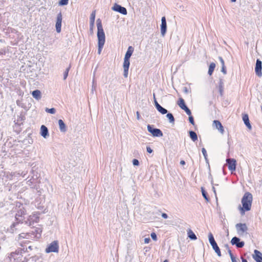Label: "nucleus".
<instances>
[{
    "label": "nucleus",
    "instance_id": "1",
    "mask_svg": "<svg viewBox=\"0 0 262 262\" xmlns=\"http://www.w3.org/2000/svg\"><path fill=\"white\" fill-rule=\"evenodd\" d=\"M252 201V194L249 192L245 193L242 199L243 207H241L240 206H239V209L242 215H244L245 214V211H249L250 210Z\"/></svg>",
    "mask_w": 262,
    "mask_h": 262
},
{
    "label": "nucleus",
    "instance_id": "2",
    "mask_svg": "<svg viewBox=\"0 0 262 262\" xmlns=\"http://www.w3.org/2000/svg\"><path fill=\"white\" fill-rule=\"evenodd\" d=\"M98 44L104 45L105 41V34L103 31L101 21L100 19L97 20Z\"/></svg>",
    "mask_w": 262,
    "mask_h": 262
},
{
    "label": "nucleus",
    "instance_id": "3",
    "mask_svg": "<svg viewBox=\"0 0 262 262\" xmlns=\"http://www.w3.org/2000/svg\"><path fill=\"white\" fill-rule=\"evenodd\" d=\"M208 239L209 243L211 245L213 249L214 250L215 252L217 254V256H221V253L220 251V249L219 247H218L216 243L215 242L214 237L212 235V234L210 232L208 234Z\"/></svg>",
    "mask_w": 262,
    "mask_h": 262
},
{
    "label": "nucleus",
    "instance_id": "4",
    "mask_svg": "<svg viewBox=\"0 0 262 262\" xmlns=\"http://www.w3.org/2000/svg\"><path fill=\"white\" fill-rule=\"evenodd\" d=\"M237 234L239 236H244L247 233L248 227L245 223H238L235 225Z\"/></svg>",
    "mask_w": 262,
    "mask_h": 262
},
{
    "label": "nucleus",
    "instance_id": "5",
    "mask_svg": "<svg viewBox=\"0 0 262 262\" xmlns=\"http://www.w3.org/2000/svg\"><path fill=\"white\" fill-rule=\"evenodd\" d=\"M59 249L58 243L57 241L52 242L46 249L45 252L47 253L50 252H58Z\"/></svg>",
    "mask_w": 262,
    "mask_h": 262
},
{
    "label": "nucleus",
    "instance_id": "6",
    "mask_svg": "<svg viewBox=\"0 0 262 262\" xmlns=\"http://www.w3.org/2000/svg\"><path fill=\"white\" fill-rule=\"evenodd\" d=\"M148 131L152 134L154 137H162L163 133L162 131L158 128H153L150 125H147Z\"/></svg>",
    "mask_w": 262,
    "mask_h": 262
},
{
    "label": "nucleus",
    "instance_id": "7",
    "mask_svg": "<svg viewBox=\"0 0 262 262\" xmlns=\"http://www.w3.org/2000/svg\"><path fill=\"white\" fill-rule=\"evenodd\" d=\"M62 16L61 12L59 13L57 15L56 22V30L57 32L60 33L61 32V23H62Z\"/></svg>",
    "mask_w": 262,
    "mask_h": 262
},
{
    "label": "nucleus",
    "instance_id": "8",
    "mask_svg": "<svg viewBox=\"0 0 262 262\" xmlns=\"http://www.w3.org/2000/svg\"><path fill=\"white\" fill-rule=\"evenodd\" d=\"M178 105L182 110L185 111L188 115L190 116L191 115L190 110L185 105V101L183 98H181L179 99Z\"/></svg>",
    "mask_w": 262,
    "mask_h": 262
},
{
    "label": "nucleus",
    "instance_id": "9",
    "mask_svg": "<svg viewBox=\"0 0 262 262\" xmlns=\"http://www.w3.org/2000/svg\"><path fill=\"white\" fill-rule=\"evenodd\" d=\"M228 166V169L231 171H233L236 169V160L234 159H227L226 160Z\"/></svg>",
    "mask_w": 262,
    "mask_h": 262
},
{
    "label": "nucleus",
    "instance_id": "10",
    "mask_svg": "<svg viewBox=\"0 0 262 262\" xmlns=\"http://www.w3.org/2000/svg\"><path fill=\"white\" fill-rule=\"evenodd\" d=\"M112 9L115 11L118 12L122 14L126 15L127 14V10L125 8L117 4H115Z\"/></svg>",
    "mask_w": 262,
    "mask_h": 262
},
{
    "label": "nucleus",
    "instance_id": "11",
    "mask_svg": "<svg viewBox=\"0 0 262 262\" xmlns=\"http://www.w3.org/2000/svg\"><path fill=\"white\" fill-rule=\"evenodd\" d=\"M130 62H129V59H124V62H123V76L124 77L126 78L128 76V69L129 67Z\"/></svg>",
    "mask_w": 262,
    "mask_h": 262
},
{
    "label": "nucleus",
    "instance_id": "12",
    "mask_svg": "<svg viewBox=\"0 0 262 262\" xmlns=\"http://www.w3.org/2000/svg\"><path fill=\"white\" fill-rule=\"evenodd\" d=\"M167 25L166 18L165 17H162L161 18V33L162 36H164L166 32Z\"/></svg>",
    "mask_w": 262,
    "mask_h": 262
},
{
    "label": "nucleus",
    "instance_id": "13",
    "mask_svg": "<svg viewBox=\"0 0 262 262\" xmlns=\"http://www.w3.org/2000/svg\"><path fill=\"white\" fill-rule=\"evenodd\" d=\"M261 64V61L260 60L257 59L256 62L255 73L259 77H261L262 76Z\"/></svg>",
    "mask_w": 262,
    "mask_h": 262
},
{
    "label": "nucleus",
    "instance_id": "14",
    "mask_svg": "<svg viewBox=\"0 0 262 262\" xmlns=\"http://www.w3.org/2000/svg\"><path fill=\"white\" fill-rule=\"evenodd\" d=\"M28 220L30 224L37 223L39 221V213L38 212L33 213L31 215L29 216Z\"/></svg>",
    "mask_w": 262,
    "mask_h": 262
},
{
    "label": "nucleus",
    "instance_id": "15",
    "mask_svg": "<svg viewBox=\"0 0 262 262\" xmlns=\"http://www.w3.org/2000/svg\"><path fill=\"white\" fill-rule=\"evenodd\" d=\"M213 126L215 127L221 134L224 133V129L221 123L218 120H214L213 122Z\"/></svg>",
    "mask_w": 262,
    "mask_h": 262
},
{
    "label": "nucleus",
    "instance_id": "16",
    "mask_svg": "<svg viewBox=\"0 0 262 262\" xmlns=\"http://www.w3.org/2000/svg\"><path fill=\"white\" fill-rule=\"evenodd\" d=\"M40 134L45 139H47L49 136L48 129L44 125H42L40 127Z\"/></svg>",
    "mask_w": 262,
    "mask_h": 262
},
{
    "label": "nucleus",
    "instance_id": "17",
    "mask_svg": "<svg viewBox=\"0 0 262 262\" xmlns=\"http://www.w3.org/2000/svg\"><path fill=\"white\" fill-rule=\"evenodd\" d=\"M253 257L256 262H262V253L260 251L255 250Z\"/></svg>",
    "mask_w": 262,
    "mask_h": 262
},
{
    "label": "nucleus",
    "instance_id": "18",
    "mask_svg": "<svg viewBox=\"0 0 262 262\" xmlns=\"http://www.w3.org/2000/svg\"><path fill=\"white\" fill-rule=\"evenodd\" d=\"M32 96L33 98H34L35 99L39 100L41 98V94L39 90H35L32 92Z\"/></svg>",
    "mask_w": 262,
    "mask_h": 262
},
{
    "label": "nucleus",
    "instance_id": "19",
    "mask_svg": "<svg viewBox=\"0 0 262 262\" xmlns=\"http://www.w3.org/2000/svg\"><path fill=\"white\" fill-rule=\"evenodd\" d=\"M58 125L60 130L61 132H66L67 130L66 125L61 119L58 120Z\"/></svg>",
    "mask_w": 262,
    "mask_h": 262
},
{
    "label": "nucleus",
    "instance_id": "20",
    "mask_svg": "<svg viewBox=\"0 0 262 262\" xmlns=\"http://www.w3.org/2000/svg\"><path fill=\"white\" fill-rule=\"evenodd\" d=\"M243 120L244 121L245 125L247 126V127L251 129V126L250 125V123L249 122V117L248 115H244L243 116Z\"/></svg>",
    "mask_w": 262,
    "mask_h": 262
},
{
    "label": "nucleus",
    "instance_id": "21",
    "mask_svg": "<svg viewBox=\"0 0 262 262\" xmlns=\"http://www.w3.org/2000/svg\"><path fill=\"white\" fill-rule=\"evenodd\" d=\"M133 52V48L131 46L129 47L127 49V52H126V54L125 55V57H124V59H129L130 56L132 55Z\"/></svg>",
    "mask_w": 262,
    "mask_h": 262
},
{
    "label": "nucleus",
    "instance_id": "22",
    "mask_svg": "<svg viewBox=\"0 0 262 262\" xmlns=\"http://www.w3.org/2000/svg\"><path fill=\"white\" fill-rule=\"evenodd\" d=\"M188 236L192 240L196 239L197 237L195 234L193 233L191 229H189L187 230Z\"/></svg>",
    "mask_w": 262,
    "mask_h": 262
},
{
    "label": "nucleus",
    "instance_id": "23",
    "mask_svg": "<svg viewBox=\"0 0 262 262\" xmlns=\"http://www.w3.org/2000/svg\"><path fill=\"white\" fill-rule=\"evenodd\" d=\"M189 136L190 138L193 141H195L198 140V136L193 131H189Z\"/></svg>",
    "mask_w": 262,
    "mask_h": 262
},
{
    "label": "nucleus",
    "instance_id": "24",
    "mask_svg": "<svg viewBox=\"0 0 262 262\" xmlns=\"http://www.w3.org/2000/svg\"><path fill=\"white\" fill-rule=\"evenodd\" d=\"M215 68V64L212 62L210 64L208 70V74L211 76Z\"/></svg>",
    "mask_w": 262,
    "mask_h": 262
},
{
    "label": "nucleus",
    "instance_id": "25",
    "mask_svg": "<svg viewBox=\"0 0 262 262\" xmlns=\"http://www.w3.org/2000/svg\"><path fill=\"white\" fill-rule=\"evenodd\" d=\"M157 110L162 114H165L167 113V110L162 107L161 105L159 106H158Z\"/></svg>",
    "mask_w": 262,
    "mask_h": 262
},
{
    "label": "nucleus",
    "instance_id": "26",
    "mask_svg": "<svg viewBox=\"0 0 262 262\" xmlns=\"http://www.w3.org/2000/svg\"><path fill=\"white\" fill-rule=\"evenodd\" d=\"M166 117L168 118V119L169 120V121L170 123H174V118L172 115V114L171 113H168L167 115H166Z\"/></svg>",
    "mask_w": 262,
    "mask_h": 262
},
{
    "label": "nucleus",
    "instance_id": "27",
    "mask_svg": "<svg viewBox=\"0 0 262 262\" xmlns=\"http://www.w3.org/2000/svg\"><path fill=\"white\" fill-rule=\"evenodd\" d=\"M239 238L237 237H234L232 238L231 241V243L232 245H235L236 246L238 245V243L239 242Z\"/></svg>",
    "mask_w": 262,
    "mask_h": 262
},
{
    "label": "nucleus",
    "instance_id": "28",
    "mask_svg": "<svg viewBox=\"0 0 262 262\" xmlns=\"http://www.w3.org/2000/svg\"><path fill=\"white\" fill-rule=\"evenodd\" d=\"M223 89H224V83H223L222 79H220V83H219V92H220L221 95H222V94H223Z\"/></svg>",
    "mask_w": 262,
    "mask_h": 262
},
{
    "label": "nucleus",
    "instance_id": "29",
    "mask_svg": "<svg viewBox=\"0 0 262 262\" xmlns=\"http://www.w3.org/2000/svg\"><path fill=\"white\" fill-rule=\"evenodd\" d=\"M46 112L48 113L51 114H54L56 112V110L54 108H46Z\"/></svg>",
    "mask_w": 262,
    "mask_h": 262
},
{
    "label": "nucleus",
    "instance_id": "30",
    "mask_svg": "<svg viewBox=\"0 0 262 262\" xmlns=\"http://www.w3.org/2000/svg\"><path fill=\"white\" fill-rule=\"evenodd\" d=\"M96 82L95 80V78H94L92 81V92L93 93L94 91L96 90Z\"/></svg>",
    "mask_w": 262,
    "mask_h": 262
},
{
    "label": "nucleus",
    "instance_id": "31",
    "mask_svg": "<svg viewBox=\"0 0 262 262\" xmlns=\"http://www.w3.org/2000/svg\"><path fill=\"white\" fill-rule=\"evenodd\" d=\"M95 14H96L95 11H93L91 14L90 21H95Z\"/></svg>",
    "mask_w": 262,
    "mask_h": 262
},
{
    "label": "nucleus",
    "instance_id": "32",
    "mask_svg": "<svg viewBox=\"0 0 262 262\" xmlns=\"http://www.w3.org/2000/svg\"><path fill=\"white\" fill-rule=\"evenodd\" d=\"M201 190H202V195L203 196V197L204 198V199L207 201L208 202L209 201V199L208 198L207 196V194H206V192H205V191L204 190V189L202 187L201 188Z\"/></svg>",
    "mask_w": 262,
    "mask_h": 262
},
{
    "label": "nucleus",
    "instance_id": "33",
    "mask_svg": "<svg viewBox=\"0 0 262 262\" xmlns=\"http://www.w3.org/2000/svg\"><path fill=\"white\" fill-rule=\"evenodd\" d=\"M202 154L204 157V158H205L206 161L207 162L208 159H207V152H206V149L204 148H203L202 149Z\"/></svg>",
    "mask_w": 262,
    "mask_h": 262
},
{
    "label": "nucleus",
    "instance_id": "34",
    "mask_svg": "<svg viewBox=\"0 0 262 262\" xmlns=\"http://www.w3.org/2000/svg\"><path fill=\"white\" fill-rule=\"evenodd\" d=\"M69 0H60L59 5L60 6L66 5L68 4Z\"/></svg>",
    "mask_w": 262,
    "mask_h": 262
},
{
    "label": "nucleus",
    "instance_id": "35",
    "mask_svg": "<svg viewBox=\"0 0 262 262\" xmlns=\"http://www.w3.org/2000/svg\"><path fill=\"white\" fill-rule=\"evenodd\" d=\"M103 46H104V45H102V44H98V54L99 55H100L101 54L102 49L103 47Z\"/></svg>",
    "mask_w": 262,
    "mask_h": 262
},
{
    "label": "nucleus",
    "instance_id": "36",
    "mask_svg": "<svg viewBox=\"0 0 262 262\" xmlns=\"http://www.w3.org/2000/svg\"><path fill=\"white\" fill-rule=\"evenodd\" d=\"M211 184L213 185V186H212V190H213L215 195H216V190H215V186H219V184H215V183H214V182L212 180L211 181Z\"/></svg>",
    "mask_w": 262,
    "mask_h": 262
},
{
    "label": "nucleus",
    "instance_id": "37",
    "mask_svg": "<svg viewBox=\"0 0 262 262\" xmlns=\"http://www.w3.org/2000/svg\"><path fill=\"white\" fill-rule=\"evenodd\" d=\"M150 235L154 241H156L157 240V235L155 232L151 233Z\"/></svg>",
    "mask_w": 262,
    "mask_h": 262
},
{
    "label": "nucleus",
    "instance_id": "38",
    "mask_svg": "<svg viewBox=\"0 0 262 262\" xmlns=\"http://www.w3.org/2000/svg\"><path fill=\"white\" fill-rule=\"evenodd\" d=\"M133 164L134 166H138L139 165V162L137 159H134L133 160Z\"/></svg>",
    "mask_w": 262,
    "mask_h": 262
},
{
    "label": "nucleus",
    "instance_id": "39",
    "mask_svg": "<svg viewBox=\"0 0 262 262\" xmlns=\"http://www.w3.org/2000/svg\"><path fill=\"white\" fill-rule=\"evenodd\" d=\"M189 122L191 124L194 125V120H193V118L192 116L191 115L189 117Z\"/></svg>",
    "mask_w": 262,
    "mask_h": 262
},
{
    "label": "nucleus",
    "instance_id": "40",
    "mask_svg": "<svg viewBox=\"0 0 262 262\" xmlns=\"http://www.w3.org/2000/svg\"><path fill=\"white\" fill-rule=\"evenodd\" d=\"M245 245V243L244 242H240L238 243V245L236 247L238 248H242Z\"/></svg>",
    "mask_w": 262,
    "mask_h": 262
},
{
    "label": "nucleus",
    "instance_id": "41",
    "mask_svg": "<svg viewBox=\"0 0 262 262\" xmlns=\"http://www.w3.org/2000/svg\"><path fill=\"white\" fill-rule=\"evenodd\" d=\"M70 67L67 68L64 74V79H66L68 76Z\"/></svg>",
    "mask_w": 262,
    "mask_h": 262
},
{
    "label": "nucleus",
    "instance_id": "42",
    "mask_svg": "<svg viewBox=\"0 0 262 262\" xmlns=\"http://www.w3.org/2000/svg\"><path fill=\"white\" fill-rule=\"evenodd\" d=\"M221 71L224 74H226L227 73V72H226V67L225 66H222V69H221Z\"/></svg>",
    "mask_w": 262,
    "mask_h": 262
},
{
    "label": "nucleus",
    "instance_id": "43",
    "mask_svg": "<svg viewBox=\"0 0 262 262\" xmlns=\"http://www.w3.org/2000/svg\"><path fill=\"white\" fill-rule=\"evenodd\" d=\"M154 102H155V106L156 107V108H157V106H159L160 105L158 103V102L157 101L156 99V98H155V94H154Z\"/></svg>",
    "mask_w": 262,
    "mask_h": 262
},
{
    "label": "nucleus",
    "instance_id": "44",
    "mask_svg": "<svg viewBox=\"0 0 262 262\" xmlns=\"http://www.w3.org/2000/svg\"><path fill=\"white\" fill-rule=\"evenodd\" d=\"M150 241V239L149 237H146L144 239V242L145 244H148Z\"/></svg>",
    "mask_w": 262,
    "mask_h": 262
},
{
    "label": "nucleus",
    "instance_id": "45",
    "mask_svg": "<svg viewBox=\"0 0 262 262\" xmlns=\"http://www.w3.org/2000/svg\"><path fill=\"white\" fill-rule=\"evenodd\" d=\"M219 60L221 61V63L222 64V66H225V62H224V61L223 59L222 58V57H219Z\"/></svg>",
    "mask_w": 262,
    "mask_h": 262
},
{
    "label": "nucleus",
    "instance_id": "46",
    "mask_svg": "<svg viewBox=\"0 0 262 262\" xmlns=\"http://www.w3.org/2000/svg\"><path fill=\"white\" fill-rule=\"evenodd\" d=\"M94 22L95 21H90V28H91V30L92 31L93 30V28L94 25Z\"/></svg>",
    "mask_w": 262,
    "mask_h": 262
},
{
    "label": "nucleus",
    "instance_id": "47",
    "mask_svg": "<svg viewBox=\"0 0 262 262\" xmlns=\"http://www.w3.org/2000/svg\"><path fill=\"white\" fill-rule=\"evenodd\" d=\"M146 150L148 153H151L152 152V150L151 149L150 147H147Z\"/></svg>",
    "mask_w": 262,
    "mask_h": 262
},
{
    "label": "nucleus",
    "instance_id": "48",
    "mask_svg": "<svg viewBox=\"0 0 262 262\" xmlns=\"http://www.w3.org/2000/svg\"><path fill=\"white\" fill-rule=\"evenodd\" d=\"M162 217L164 219H167L168 217V215L166 213H163L162 214Z\"/></svg>",
    "mask_w": 262,
    "mask_h": 262
},
{
    "label": "nucleus",
    "instance_id": "49",
    "mask_svg": "<svg viewBox=\"0 0 262 262\" xmlns=\"http://www.w3.org/2000/svg\"><path fill=\"white\" fill-rule=\"evenodd\" d=\"M231 259L232 262H237L236 259L234 257H232L231 258Z\"/></svg>",
    "mask_w": 262,
    "mask_h": 262
},
{
    "label": "nucleus",
    "instance_id": "50",
    "mask_svg": "<svg viewBox=\"0 0 262 262\" xmlns=\"http://www.w3.org/2000/svg\"><path fill=\"white\" fill-rule=\"evenodd\" d=\"M21 215H22V212H21V213L20 214V213H19V211H18L17 213V214H16V219L17 220H18V219L17 217V215H18V216H21Z\"/></svg>",
    "mask_w": 262,
    "mask_h": 262
},
{
    "label": "nucleus",
    "instance_id": "51",
    "mask_svg": "<svg viewBox=\"0 0 262 262\" xmlns=\"http://www.w3.org/2000/svg\"><path fill=\"white\" fill-rule=\"evenodd\" d=\"M180 164L182 165H184L185 164V162L184 160H181L180 161Z\"/></svg>",
    "mask_w": 262,
    "mask_h": 262
},
{
    "label": "nucleus",
    "instance_id": "52",
    "mask_svg": "<svg viewBox=\"0 0 262 262\" xmlns=\"http://www.w3.org/2000/svg\"><path fill=\"white\" fill-rule=\"evenodd\" d=\"M228 252H229L230 258H231L232 257H234L233 255H232V253H231V250H229Z\"/></svg>",
    "mask_w": 262,
    "mask_h": 262
},
{
    "label": "nucleus",
    "instance_id": "53",
    "mask_svg": "<svg viewBox=\"0 0 262 262\" xmlns=\"http://www.w3.org/2000/svg\"><path fill=\"white\" fill-rule=\"evenodd\" d=\"M139 117H139V112H137V119H138V120H139Z\"/></svg>",
    "mask_w": 262,
    "mask_h": 262
},
{
    "label": "nucleus",
    "instance_id": "54",
    "mask_svg": "<svg viewBox=\"0 0 262 262\" xmlns=\"http://www.w3.org/2000/svg\"><path fill=\"white\" fill-rule=\"evenodd\" d=\"M242 262H248L246 259L242 258Z\"/></svg>",
    "mask_w": 262,
    "mask_h": 262
},
{
    "label": "nucleus",
    "instance_id": "55",
    "mask_svg": "<svg viewBox=\"0 0 262 262\" xmlns=\"http://www.w3.org/2000/svg\"><path fill=\"white\" fill-rule=\"evenodd\" d=\"M15 223H13V224L11 225V227H15Z\"/></svg>",
    "mask_w": 262,
    "mask_h": 262
},
{
    "label": "nucleus",
    "instance_id": "56",
    "mask_svg": "<svg viewBox=\"0 0 262 262\" xmlns=\"http://www.w3.org/2000/svg\"><path fill=\"white\" fill-rule=\"evenodd\" d=\"M28 185H30V183H31L30 180L28 181Z\"/></svg>",
    "mask_w": 262,
    "mask_h": 262
},
{
    "label": "nucleus",
    "instance_id": "57",
    "mask_svg": "<svg viewBox=\"0 0 262 262\" xmlns=\"http://www.w3.org/2000/svg\"><path fill=\"white\" fill-rule=\"evenodd\" d=\"M236 0H231L232 2H235Z\"/></svg>",
    "mask_w": 262,
    "mask_h": 262
},
{
    "label": "nucleus",
    "instance_id": "58",
    "mask_svg": "<svg viewBox=\"0 0 262 262\" xmlns=\"http://www.w3.org/2000/svg\"><path fill=\"white\" fill-rule=\"evenodd\" d=\"M163 262H168V260L166 259Z\"/></svg>",
    "mask_w": 262,
    "mask_h": 262
}]
</instances>
